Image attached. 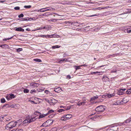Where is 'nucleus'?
Instances as JSON below:
<instances>
[{"instance_id":"1","label":"nucleus","mask_w":131,"mask_h":131,"mask_svg":"<svg viewBox=\"0 0 131 131\" xmlns=\"http://www.w3.org/2000/svg\"><path fill=\"white\" fill-rule=\"evenodd\" d=\"M16 122L12 121L7 124L6 126V129H8L9 128L15 127L16 125Z\"/></svg>"},{"instance_id":"2","label":"nucleus","mask_w":131,"mask_h":131,"mask_svg":"<svg viewBox=\"0 0 131 131\" xmlns=\"http://www.w3.org/2000/svg\"><path fill=\"white\" fill-rule=\"evenodd\" d=\"M104 107L105 106L102 105L99 106L96 108L95 110L97 112H102L105 110Z\"/></svg>"},{"instance_id":"3","label":"nucleus","mask_w":131,"mask_h":131,"mask_svg":"<svg viewBox=\"0 0 131 131\" xmlns=\"http://www.w3.org/2000/svg\"><path fill=\"white\" fill-rule=\"evenodd\" d=\"M40 36L43 37H45L46 38L52 37L58 38L59 37V36L56 34H54L52 35H41Z\"/></svg>"},{"instance_id":"4","label":"nucleus","mask_w":131,"mask_h":131,"mask_svg":"<svg viewBox=\"0 0 131 131\" xmlns=\"http://www.w3.org/2000/svg\"><path fill=\"white\" fill-rule=\"evenodd\" d=\"M88 127L85 126L79 128L78 130V131H88Z\"/></svg>"},{"instance_id":"5","label":"nucleus","mask_w":131,"mask_h":131,"mask_svg":"<svg viewBox=\"0 0 131 131\" xmlns=\"http://www.w3.org/2000/svg\"><path fill=\"white\" fill-rule=\"evenodd\" d=\"M43 9L44 10H42V12H44L48 10H51L52 9H53L51 7H46L44 8H43Z\"/></svg>"},{"instance_id":"6","label":"nucleus","mask_w":131,"mask_h":131,"mask_svg":"<svg viewBox=\"0 0 131 131\" xmlns=\"http://www.w3.org/2000/svg\"><path fill=\"white\" fill-rule=\"evenodd\" d=\"M125 90L126 89H120L117 93L119 95H121L123 94L124 93L123 91H125Z\"/></svg>"},{"instance_id":"7","label":"nucleus","mask_w":131,"mask_h":131,"mask_svg":"<svg viewBox=\"0 0 131 131\" xmlns=\"http://www.w3.org/2000/svg\"><path fill=\"white\" fill-rule=\"evenodd\" d=\"M53 122V121L52 119H49L47 120L46 122L48 124H49V126L50 125H51L52 124Z\"/></svg>"},{"instance_id":"8","label":"nucleus","mask_w":131,"mask_h":131,"mask_svg":"<svg viewBox=\"0 0 131 131\" xmlns=\"http://www.w3.org/2000/svg\"><path fill=\"white\" fill-rule=\"evenodd\" d=\"M15 30L17 31H24V30L21 28V27H19L18 28H16Z\"/></svg>"},{"instance_id":"9","label":"nucleus","mask_w":131,"mask_h":131,"mask_svg":"<svg viewBox=\"0 0 131 131\" xmlns=\"http://www.w3.org/2000/svg\"><path fill=\"white\" fill-rule=\"evenodd\" d=\"M64 116H65V118H66L67 119H69L70 118L72 117V115L70 114H68L67 115H64Z\"/></svg>"},{"instance_id":"10","label":"nucleus","mask_w":131,"mask_h":131,"mask_svg":"<svg viewBox=\"0 0 131 131\" xmlns=\"http://www.w3.org/2000/svg\"><path fill=\"white\" fill-rule=\"evenodd\" d=\"M36 117H34L33 118L31 117V119H29L28 121L29 123H30L32 122H33L35 121L37 118H36Z\"/></svg>"},{"instance_id":"11","label":"nucleus","mask_w":131,"mask_h":131,"mask_svg":"<svg viewBox=\"0 0 131 131\" xmlns=\"http://www.w3.org/2000/svg\"><path fill=\"white\" fill-rule=\"evenodd\" d=\"M118 129V128L116 126H114L112 127L111 129L113 130L114 131H117V130Z\"/></svg>"},{"instance_id":"12","label":"nucleus","mask_w":131,"mask_h":131,"mask_svg":"<svg viewBox=\"0 0 131 131\" xmlns=\"http://www.w3.org/2000/svg\"><path fill=\"white\" fill-rule=\"evenodd\" d=\"M49 28V27L48 26H46L44 27H40L39 28V29H38L37 30H40L43 29H45L48 30V29Z\"/></svg>"},{"instance_id":"13","label":"nucleus","mask_w":131,"mask_h":131,"mask_svg":"<svg viewBox=\"0 0 131 131\" xmlns=\"http://www.w3.org/2000/svg\"><path fill=\"white\" fill-rule=\"evenodd\" d=\"M49 126V124H48L46 122L43 123V124L40 126V127H46Z\"/></svg>"},{"instance_id":"14","label":"nucleus","mask_w":131,"mask_h":131,"mask_svg":"<svg viewBox=\"0 0 131 131\" xmlns=\"http://www.w3.org/2000/svg\"><path fill=\"white\" fill-rule=\"evenodd\" d=\"M0 47H2L3 48H9V47L8 45H0Z\"/></svg>"},{"instance_id":"15","label":"nucleus","mask_w":131,"mask_h":131,"mask_svg":"<svg viewBox=\"0 0 131 131\" xmlns=\"http://www.w3.org/2000/svg\"><path fill=\"white\" fill-rule=\"evenodd\" d=\"M128 101V100L127 99V98L126 97L124 98L122 100V102L125 103H127Z\"/></svg>"},{"instance_id":"16","label":"nucleus","mask_w":131,"mask_h":131,"mask_svg":"<svg viewBox=\"0 0 131 131\" xmlns=\"http://www.w3.org/2000/svg\"><path fill=\"white\" fill-rule=\"evenodd\" d=\"M61 90V88H60L58 87V88L55 89L54 91L57 93H59L60 92Z\"/></svg>"},{"instance_id":"17","label":"nucleus","mask_w":131,"mask_h":131,"mask_svg":"<svg viewBox=\"0 0 131 131\" xmlns=\"http://www.w3.org/2000/svg\"><path fill=\"white\" fill-rule=\"evenodd\" d=\"M125 30L127 33H129L130 32H131V26L130 27V28L126 29Z\"/></svg>"},{"instance_id":"18","label":"nucleus","mask_w":131,"mask_h":131,"mask_svg":"<svg viewBox=\"0 0 131 131\" xmlns=\"http://www.w3.org/2000/svg\"><path fill=\"white\" fill-rule=\"evenodd\" d=\"M99 117V116H98V115H95L94 116L92 117L91 118H90V119H92L93 120L95 121L96 118H98Z\"/></svg>"},{"instance_id":"19","label":"nucleus","mask_w":131,"mask_h":131,"mask_svg":"<svg viewBox=\"0 0 131 131\" xmlns=\"http://www.w3.org/2000/svg\"><path fill=\"white\" fill-rule=\"evenodd\" d=\"M98 98V96L96 95V96H94L93 97H92L91 99V101H93L95 99H96Z\"/></svg>"},{"instance_id":"20","label":"nucleus","mask_w":131,"mask_h":131,"mask_svg":"<svg viewBox=\"0 0 131 131\" xmlns=\"http://www.w3.org/2000/svg\"><path fill=\"white\" fill-rule=\"evenodd\" d=\"M50 101H52L53 103H54V104L57 102V101L54 99H51Z\"/></svg>"},{"instance_id":"21","label":"nucleus","mask_w":131,"mask_h":131,"mask_svg":"<svg viewBox=\"0 0 131 131\" xmlns=\"http://www.w3.org/2000/svg\"><path fill=\"white\" fill-rule=\"evenodd\" d=\"M32 85L37 87L39 86V84L37 83H33Z\"/></svg>"},{"instance_id":"22","label":"nucleus","mask_w":131,"mask_h":131,"mask_svg":"<svg viewBox=\"0 0 131 131\" xmlns=\"http://www.w3.org/2000/svg\"><path fill=\"white\" fill-rule=\"evenodd\" d=\"M127 94H131V88L130 89H128L126 92Z\"/></svg>"},{"instance_id":"23","label":"nucleus","mask_w":131,"mask_h":131,"mask_svg":"<svg viewBox=\"0 0 131 131\" xmlns=\"http://www.w3.org/2000/svg\"><path fill=\"white\" fill-rule=\"evenodd\" d=\"M85 102H83L80 103H78L77 105L79 106H80L81 105H84L85 104Z\"/></svg>"},{"instance_id":"24","label":"nucleus","mask_w":131,"mask_h":131,"mask_svg":"<svg viewBox=\"0 0 131 131\" xmlns=\"http://www.w3.org/2000/svg\"><path fill=\"white\" fill-rule=\"evenodd\" d=\"M60 46L59 45H56L53 46L52 47V48L53 49H55L56 48H58L60 47Z\"/></svg>"},{"instance_id":"25","label":"nucleus","mask_w":131,"mask_h":131,"mask_svg":"<svg viewBox=\"0 0 131 131\" xmlns=\"http://www.w3.org/2000/svg\"><path fill=\"white\" fill-rule=\"evenodd\" d=\"M34 61L38 62H41V60L38 59H34Z\"/></svg>"},{"instance_id":"26","label":"nucleus","mask_w":131,"mask_h":131,"mask_svg":"<svg viewBox=\"0 0 131 131\" xmlns=\"http://www.w3.org/2000/svg\"><path fill=\"white\" fill-rule=\"evenodd\" d=\"M47 115V114H46V115H43L42 114V115H40V116L39 117V119L41 118H42L45 116H46Z\"/></svg>"},{"instance_id":"27","label":"nucleus","mask_w":131,"mask_h":131,"mask_svg":"<svg viewBox=\"0 0 131 131\" xmlns=\"http://www.w3.org/2000/svg\"><path fill=\"white\" fill-rule=\"evenodd\" d=\"M61 120L62 121H66L67 120V119L65 118V116L64 115L61 118Z\"/></svg>"},{"instance_id":"28","label":"nucleus","mask_w":131,"mask_h":131,"mask_svg":"<svg viewBox=\"0 0 131 131\" xmlns=\"http://www.w3.org/2000/svg\"><path fill=\"white\" fill-rule=\"evenodd\" d=\"M41 113L38 112L36 111L34 113V114L38 116L39 114Z\"/></svg>"},{"instance_id":"29","label":"nucleus","mask_w":131,"mask_h":131,"mask_svg":"<svg viewBox=\"0 0 131 131\" xmlns=\"http://www.w3.org/2000/svg\"><path fill=\"white\" fill-rule=\"evenodd\" d=\"M1 102L2 103H4L5 102V100L4 98H2L1 99Z\"/></svg>"},{"instance_id":"30","label":"nucleus","mask_w":131,"mask_h":131,"mask_svg":"<svg viewBox=\"0 0 131 131\" xmlns=\"http://www.w3.org/2000/svg\"><path fill=\"white\" fill-rule=\"evenodd\" d=\"M15 97V96H14L13 94H12L9 96V97L11 99L14 98Z\"/></svg>"},{"instance_id":"31","label":"nucleus","mask_w":131,"mask_h":131,"mask_svg":"<svg viewBox=\"0 0 131 131\" xmlns=\"http://www.w3.org/2000/svg\"><path fill=\"white\" fill-rule=\"evenodd\" d=\"M54 112V111L52 110H49L48 112V113L47 114H47H50V113H52V112Z\"/></svg>"},{"instance_id":"32","label":"nucleus","mask_w":131,"mask_h":131,"mask_svg":"<svg viewBox=\"0 0 131 131\" xmlns=\"http://www.w3.org/2000/svg\"><path fill=\"white\" fill-rule=\"evenodd\" d=\"M24 92L25 93H28L29 92V90L27 89H25L24 90Z\"/></svg>"},{"instance_id":"33","label":"nucleus","mask_w":131,"mask_h":131,"mask_svg":"<svg viewBox=\"0 0 131 131\" xmlns=\"http://www.w3.org/2000/svg\"><path fill=\"white\" fill-rule=\"evenodd\" d=\"M65 110H64L60 109L58 110L57 111L59 112H62L64 111Z\"/></svg>"},{"instance_id":"34","label":"nucleus","mask_w":131,"mask_h":131,"mask_svg":"<svg viewBox=\"0 0 131 131\" xmlns=\"http://www.w3.org/2000/svg\"><path fill=\"white\" fill-rule=\"evenodd\" d=\"M16 50L17 52H19V51H21L22 50V48H19L18 49H17Z\"/></svg>"},{"instance_id":"35","label":"nucleus","mask_w":131,"mask_h":131,"mask_svg":"<svg viewBox=\"0 0 131 131\" xmlns=\"http://www.w3.org/2000/svg\"><path fill=\"white\" fill-rule=\"evenodd\" d=\"M31 6L30 5H28V6H25L24 7L26 8H31Z\"/></svg>"},{"instance_id":"36","label":"nucleus","mask_w":131,"mask_h":131,"mask_svg":"<svg viewBox=\"0 0 131 131\" xmlns=\"http://www.w3.org/2000/svg\"><path fill=\"white\" fill-rule=\"evenodd\" d=\"M18 17L19 18L23 17H24V15L23 14H21L18 15Z\"/></svg>"},{"instance_id":"37","label":"nucleus","mask_w":131,"mask_h":131,"mask_svg":"<svg viewBox=\"0 0 131 131\" xmlns=\"http://www.w3.org/2000/svg\"><path fill=\"white\" fill-rule=\"evenodd\" d=\"M99 14H96L95 15H92L90 16V17H93L95 16H98Z\"/></svg>"},{"instance_id":"38","label":"nucleus","mask_w":131,"mask_h":131,"mask_svg":"<svg viewBox=\"0 0 131 131\" xmlns=\"http://www.w3.org/2000/svg\"><path fill=\"white\" fill-rule=\"evenodd\" d=\"M12 38V37H11L10 38H5V39H3V40H9L10 39H11Z\"/></svg>"},{"instance_id":"39","label":"nucleus","mask_w":131,"mask_h":131,"mask_svg":"<svg viewBox=\"0 0 131 131\" xmlns=\"http://www.w3.org/2000/svg\"><path fill=\"white\" fill-rule=\"evenodd\" d=\"M16 10H18L20 9V7H16L14 8Z\"/></svg>"},{"instance_id":"40","label":"nucleus","mask_w":131,"mask_h":131,"mask_svg":"<svg viewBox=\"0 0 131 131\" xmlns=\"http://www.w3.org/2000/svg\"><path fill=\"white\" fill-rule=\"evenodd\" d=\"M5 107H10V106L8 104H6L3 106V108H4Z\"/></svg>"},{"instance_id":"41","label":"nucleus","mask_w":131,"mask_h":131,"mask_svg":"<svg viewBox=\"0 0 131 131\" xmlns=\"http://www.w3.org/2000/svg\"><path fill=\"white\" fill-rule=\"evenodd\" d=\"M49 102L51 105H54L55 104L54 103H53V102L52 101L50 102Z\"/></svg>"},{"instance_id":"42","label":"nucleus","mask_w":131,"mask_h":131,"mask_svg":"<svg viewBox=\"0 0 131 131\" xmlns=\"http://www.w3.org/2000/svg\"><path fill=\"white\" fill-rule=\"evenodd\" d=\"M28 121H28V120H25L23 121V122L24 123H27L28 122Z\"/></svg>"},{"instance_id":"43","label":"nucleus","mask_w":131,"mask_h":131,"mask_svg":"<svg viewBox=\"0 0 131 131\" xmlns=\"http://www.w3.org/2000/svg\"><path fill=\"white\" fill-rule=\"evenodd\" d=\"M4 116H1L0 117V119L1 121H2L3 119Z\"/></svg>"},{"instance_id":"44","label":"nucleus","mask_w":131,"mask_h":131,"mask_svg":"<svg viewBox=\"0 0 131 131\" xmlns=\"http://www.w3.org/2000/svg\"><path fill=\"white\" fill-rule=\"evenodd\" d=\"M98 73H99V72H91V73L92 74H96Z\"/></svg>"},{"instance_id":"45","label":"nucleus","mask_w":131,"mask_h":131,"mask_svg":"<svg viewBox=\"0 0 131 131\" xmlns=\"http://www.w3.org/2000/svg\"><path fill=\"white\" fill-rule=\"evenodd\" d=\"M125 122L126 123H129V120L128 119H126V120H125Z\"/></svg>"},{"instance_id":"46","label":"nucleus","mask_w":131,"mask_h":131,"mask_svg":"<svg viewBox=\"0 0 131 131\" xmlns=\"http://www.w3.org/2000/svg\"><path fill=\"white\" fill-rule=\"evenodd\" d=\"M122 102H122V101H121L119 102H118V104L120 105L121 104H123Z\"/></svg>"},{"instance_id":"47","label":"nucleus","mask_w":131,"mask_h":131,"mask_svg":"<svg viewBox=\"0 0 131 131\" xmlns=\"http://www.w3.org/2000/svg\"><path fill=\"white\" fill-rule=\"evenodd\" d=\"M112 105H118V103H117L116 102L115 103H113Z\"/></svg>"},{"instance_id":"48","label":"nucleus","mask_w":131,"mask_h":131,"mask_svg":"<svg viewBox=\"0 0 131 131\" xmlns=\"http://www.w3.org/2000/svg\"><path fill=\"white\" fill-rule=\"evenodd\" d=\"M58 19H54L52 20V22H55L57 21Z\"/></svg>"},{"instance_id":"49","label":"nucleus","mask_w":131,"mask_h":131,"mask_svg":"<svg viewBox=\"0 0 131 131\" xmlns=\"http://www.w3.org/2000/svg\"><path fill=\"white\" fill-rule=\"evenodd\" d=\"M76 68H75L76 70H77L78 69H80V67L79 66H76Z\"/></svg>"},{"instance_id":"50","label":"nucleus","mask_w":131,"mask_h":131,"mask_svg":"<svg viewBox=\"0 0 131 131\" xmlns=\"http://www.w3.org/2000/svg\"><path fill=\"white\" fill-rule=\"evenodd\" d=\"M48 92H49V91H48V90H46L45 91V93H46L47 94H48Z\"/></svg>"},{"instance_id":"51","label":"nucleus","mask_w":131,"mask_h":131,"mask_svg":"<svg viewBox=\"0 0 131 131\" xmlns=\"http://www.w3.org/2000/svg\"><path fill=\"white\" fill-rule=\"evenodd\" d=\"M71 108V106L67 108L66 109L67 110H68L70 109V108Z\"/></svg>"},{"instance_id":"52","label":"nucleus","mask_w":131,"mask_h":131,"mask_svg":"<svg viewBox=\"0 0 131 131\" xmlns=\"http://www.w3.org/2000/svg\"><path fill=\"white\" fill-rule=\"evenodd\" d=\"M43 9V8L41 9H39V10H38V12H42V10H42V9Z\"/></svg>"},{"instance_id":"53","label":"nucleus","mask_w":131,"mask_h":131,"mask_svg":"<svg viewBox=\"0 0 131 131\" xmlns=\"http://www.w3.org/2000/svg\"><path fill=\"white\" fill-rule=\"evenodd\" d=\"M109 7V6H107V7H105L102 8L101 9H104V8H108Z\"/></svg>"},{"instance_id":"54","label":"nucleus","mask_w":131,"mask_h":131,"mask_svg":"<svg viewBox=\"0 0 131 131\" xmlns=\"http://www.w3.org/2000/svg\"><path fill=\"white\" fill-rule=\"evenodd\" d=\"M67 78H68L69 79H70L71 78V77L70 75H67Z\"/></svg>"},{"instance_id":"55","label":"nucleus","mask_w":131,"mask_h":131,"mask_svg":"<svg viewBox=\"0 0 131 131\" xmlns=\"http://www.w3.org/2000/svg\"><path fill=\"white\" fill-rule=\"evenodd\" d=\"M26 118H27V119H28V120H29V119H30V117H29V116H27V117Z\"/></svg>"},{"instance_id":"56","label":"nucleus","mask_w":131,"mask_h":131,"mask_svg":"<svg viewBox=\"0 0 131 131\" xmlns=\"http://www.w3.org/2000/svg\"><path fill=\"white\" fill-rule=\"evenodd\" d=\"M95 113H94V114H90V116H92V115H95Z\"/></svg>"},{"instance_id":"57","label":"nucleus","mask_w":131,"mask_h":131,"mask_svg":"<svg viewBox=\"0 0 131 131\" xmlns=\"http://www.w3.org/2000/svg\"><path fill=\"white\" fill-rule=\"evenodd\" d=\"M17 131H23L22 129H18Z\"/></svg>"},{"instance_id":"58","label":"nucleus","mask_w":131,"mask_h":131,"mask_svg":"<svg viewBox=\"0 0 131 131\" xmlns=\"http://www.w3.org/2000/svg\"><path fill=\"white\" fill-rule=\"evenodd\" d=\"M36 91L35 90H31V91L32 92H35Z\"/></svg>"},{"instance_id":"59","label":"nucleus","mask_w":131,"mask_h":131,"mask_svg":"<svg viewBox=\"0 0 131 131\" xmlns=\"http://www.w3.org/2000/svg\"><path fill=\"white\" fill-rule=\"evenodd\" d=\"M53 116V115H50L49 116V117H52Z\"/></svg>"},{"instance_id":"60","label":"nucleus","mask_w":131,"mask_h":131,"mask_svg":"<svg viewBox=\"0 0 131 131\" xmlns=\"http://www.w3.org/2000/svg\"><path fill=\"white\" fill-rule=\"evenodd\" d=\"M48 21L50 22H51L52 21V20H48Z\"/></svg>"},{"instance_id":"61","label":"nucleus","mask_w":131,"mask_h":131,"mask_svg":"<svg viewBox=\"0 0 131 131\" xmlns=\"http://www.w3.org/2000/svg\"><path fill=\"white\" fill-rule=\"evenodd\" d=\"M128 119L129 120V122H130V121H131V118H129Z\"/></svg>"},{"instance_id":"62","label":"nucleus","mask_w":131,"mask_h":131,"mask_svg":"<svg viewBox=\"0 0 131 131\" xmlns=\"http://www.w3.org/2000/svg\"><path fill=\"white\" fill-rule=\"evenodd\" d=\"M30 29L29 28H27L26 29V30L28 31H30Z\"/></svg>"},{"instance_id":"63","label":"nucleus","mask_w":131,"mask_h":131,"mask_svg":"<svg viewBox=\"0 0 131 131\" xmlns=\"http://www.w3.org/2000/svg\"><path fill=\"white\" fill-rule=\"evenodd\" d=\"M6 98L8 100H9V99H10V98H9L8 97H6Z\"/></svg>"},{"instance_id":"64","label":"nucleus","mask_w":131,"mask_h":131,"mask_svg":"<svg viewBox=\"0 0 131 131\" xmlns=\"http://www.w3.org/2000/svg\"><path fill=\"white\" fill-rule=\"evenodd\" d=\"M112 96H113V95H109V98H110V97H112Z\"/></svg>"}]
</instances>
